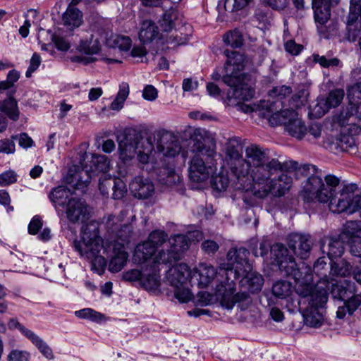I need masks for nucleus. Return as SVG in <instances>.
<instances>
[{
	"label": "nucleus",
	"instance_id": "f257e3e1",
	"mask_svg": "<svg viewBox=\"0 0 361 361\" xmlns=\"http://www.w3.org/2000/svg\"><path fill=\"white\" fill-rule=\"evenodd\" d=\"M324 181L326 184L320 176L309 177L300 192V197L307 203L329 202V208L334 213H350V197L353 191L357 189V185H345L338 192H336L340 179L334 175H326Z\"/></svg>",
	"mask_w": 361,
	"mask_h": 361
},
{
	"label": "nucleus",
	"instance_id": "f03ea898",
	"mask_svg": "<svg viewBox=\"0 0 361 361\" xmlns=\"http://www.w3.org/2000/svg\"><path fill=\"white\" fill-rule=\"evenodd\" d=\"M263 151L259 145L251 144L245 147L243 157L240 138L234 136L226 140L224 147L225 161L237 180V188H245L250 184V176L259 165Z\"/></svg>",
	"mask_w": 361,
	"mask_h": 361
},
{
	"label": "nucleus",
	"instance_id": "7ed1b4c3",
	"mask_svg": "<svg viewBox=\"0 0 361 361\" xmlns=\"http://www.w3.org/2000/svg\"><path fill=\"white\" fill-rule=\"evenodd\" d=\"M278 169L279 164L271 161L268 166L259 164L255 171H252L250 178L255 185V197L261 199L269 196L281 197L290 190L292 178L285 173L276 176Z\"/></svg>",
	"mask_w": 361,
	"mask_h": 361
},
{
	"label": "nucleus",
	"instance_id": "20e7f679",
	"mask_svg": "<svg viewBox=\"0 0 361 361\" xmlns=\"http://www.w3.org/2000/svg\"><path fill=\"white\" fill-rule=\"evenodd\" d=\"M74 250L80 257L89 260L92 269L102 274L106 266L105 258L99 255L103 248V240L99 235V224L92 221L84 225L80 231V239L73 242Z\"/></svg>",
	"mask_w": 361,
	"mask_h": 361
},
{
	"label": "nucleus",
	"instance_id": "39448f33",
	"mask_svg": "<svg viewBox=\"0 0 361 361\" xmlns=\"http://www.w3.org/2000/svg\"><path fill=\"white\" fill-rule=\"evenodd\" d=\"M199 284L202 287L207 286L216 277L225 276L224 281H220V283L216 286V293L219 297L226 300L233 295L235 291V283L231 279V275L235 276V272L229 264H221L219 269L207 264H201L198 271Z\"/></svg>",
	"mask_w": 361,
	"mask_h": 361
},
{
	"label": "nucleus",
	"instance_id": "423d86ee",
	"mask_svg": "<svg viewBox=\"0 0 361 361\" xmlns=\"http://www.w3.org/2000/svg\"><path fill=\"white\" fill-rule=\"evenodd\" d=\"M268 119L272 126H284L285 130L298 140L302 139L307 132L305 123L294 109H284L273 113Z\"/></svg>",
	"mask_w": 361,
	"mask_h": 361
},
{
	"label": "nucleus",
	"instance_id": "0eeeda50",
	"mask_svg": "<svg viewBox=\"0 0 361 361\" xmlns=\"http://www.w3.org/2000/svg\"><path fill=\"white\" fill-rule=\"evenodd\" d=\"M244 79L245 76L232 74L222 77L223 82L231 87L224 99L228 106L237 105L253 97L255 91L244 82Z\"/></svg>",
	"mask_w": 361,
	"mask_h": 361
},
{
	"label": "nucleus",
	"instance_id": "6e6552de",
	"mask_svg": "<svg viewBox=\"0 0 361 361\" xmlns=\"http://www.w3.org/2000/svg\"><path fill=\"white\" fill-rule=\"evenodd\" d=\"M189 240L185 235L177 234L169 238L167 248L161 249L154 257L155 263L172 264L181 258L183 253L189 248Z\"/></svg>",
	"mask_w": 361,
	"mask_h": 361
},
{
	"label": "nucleus",
	"instance_id": "1a4fd4ad",
	"mask_svg": "<svg viewBox=\"0 0 361 361\" xmlns=\"http://www.w3.org/2000/svg\"><path fill=\"white\" fill-rule=\"evenodd\" d=\"M291 93L292 89L290 86L282 85L274 87L269 92V97H271L273 100L260 101L259 104H257L256 110H258L260 112V115L264 117L270 116L269 114L267 115L266 113L264 112V110H266L268 114L283 111L282 108L285 106L283 99L290 96Z\"/></svg>",
	"mask_w": 361,
	"mask_h": 361
},
{
	"label": "nucleus",
	"instance_id": "9d476101",
	"mask_svg": "<svg viewBox=\"0 0 361 361\" xmlns=\"http://www.w3.org/2000/svg\"><path fill=\"white\" fill-rule=\"evenodd\" d=\"M262 159L260 164L264 166H268L269 163L276 161L279 164V169H277V173H283L291 172L294 171H298L302 175L305 176H307L310 175L312 176H318V169L316 166L312 164H304L302 166H300L297 161H288L281 163L279 161V159L276 158L271 157L269 155V150L268 149L264 148L263 154L261 155Z\"/></svg>",
	"mask_w": 361,
	"mask_h": 361
},
{
	"label": "nucleus",
	"instance_id": "9b49d317",
	"mask_svg": "<svg viewBox=\"0 0 361 361\" xmlns=\"http://www.w3.org/2000/svg\"><path fill=\"white\" fill-rule=\"evenodd\" d=\"M192 151L195 154L212 157L216 154V143L210 133L204 128H196L190 136Z\"/></svg>",
	"mask_w": 361,
	"mask_h": 361
},
{
	"label": "nucleus",
	"instance_id": "f8f14e48",
	"mask_svg": "<svg viewBox=\"0 0 361 361\" xmlns=\"http://www.w3.org/2000/svg\"><path fill=\"white\" fill-rule=\"evenodd\" d=\"M278 265L283 276L294 279L295 282H299L302 278L305 281L312 279L311 268L303 262L298 265L293 257L279 261Z\"/></svg>",
	"mask_w": 361,
	"mask_h": 361
},
{
	"label": "nucleus",
	"instance_id": "ddd939ff",
	"mask_svg": "<svg viewBox=\"0 0 361 361\" xmlns=\"http://www.w3.org/2000/svg\"><path fill=\"white\" fill-rule=\"evenodd\" d=\"M250 252L245 247L232 248L227 253L228 261L226 264H229L235 272V276L231 275V278L237 279L243 275L245 272L252 269L251 264L248 262L247 257Z\"/></svg>",
	"mask_w": 361,
	"mask_h": 361
},
{
	"label": "nucleus",
	"instance_id": "4468645a",
	"mask_svg": "<svg viewBox=\"0 0 361 361\" xmlns=\"http://www.w3.org/2000/svg\"><path fill=\"white\" fill-rule=\"evenodd\" d=\"M288 247L300 259L309 257L314 240L308 233H292L287 237Z\"/></svg>",
	"mask_w": 361,
	"mask_h": 361
},
{
	"label": "nucleus",
	"instance_id": "2eb2a0df",
	"mask_svg": "<svg viewBox=\"0 0 361 361\" xmlns=\"http://www.w3.org/2000/svg\"><path fill=\"white\" fill-rule=\"evenodd\" d=\"M139 140L137 134H128L118 142L119 158L123 164H129L135 157Z\"/></svg>",
	"mask_w": 361,
	"mask_h": 361
},
{
	"label": "nucleus",
	"instance_id": "dca6fc26",
	"mask_svg": "<svg viewBox=\"0 0 361 361\" xmlns=\"http://www.w3.org/2000/svg\"><path fill=\"white\" fill-rule=\"evenodd\" d=\"M66 214L68 219L74 224L85 221L89 216L85 202L76 198H71L68 200Z\"/></svg>",
	"mask_w": 361,
	"mask_h": 361
},
{
	"label": "nucleus",
	"instance_id": "f3484780",
	"mask_svg": "<svg viewBox=\"0 0 361 361\" xmlns=\"http://www.w3.org/2000/svg\"><path fill=\"white\" fill-rule=\"evenodd\" d=\"M200 154H195L190 161L189 177L190 179L196 183H202L207 180L210 175L209 169L205 165L203 158Z\"/></svg>",
	"mask_w": 361,
	"mask_h": 361
},
{
	"label": "nucleus",
	"instance_id": "a211bd4d",
	"mask_svg": "<svg viewBox=\"0 0 361 361\" xmlns=\"http://www.w3.org/2000/svg\"><path fill=\"white\" fill-rule=\"evenodd\" d=\"M329 289V277L324 275L318 281L314 290L310 295L309 301L310 307L314 308H322L328 300V290Z\"/></svg>",
	"mask_w": 361,
	"mask_h": 361
},
{
	"label": "nucleus",
	"instance_id": "6ab92c4d",
	"mask_svg": "<svg viewBox=\"0 0 361 361\" xmlns=\"http://www.w3.org/2000/svg\"><path fill=\"white\" fill-rule=\"evenodd\" d=\"M343 242L339 235L338 237L325 236L320 240L321 250L323 253H326L330 260L340 258L345 250Z\"/></svg>",
	"mask_w": 361,
	"mask_h": 361
},
{
	"label": "nucleus",
	"instance_id": "aec40b11",
	"mask_svg": "<svg viewBox=\"0 0 361 361\" xmlns=\"http://www.w3.org/2000/svg\"><path fill=\"white\" fill-rule=\"evenodd\" d=\"M224 54L227 57L225 64L226 74L224 75L232 74L245 76V74L241 73L245 67V56L238 51H230L228 49L224 51Z\"/></svg>",
	"mask_w": 361,
	"mask_h": 361
},
{
	"label": "nucleus",
	"instance_id": "412c9836",
	"mask_svg": "<svg viewBox=\"0 0 361 361\" xmlns=\"http://www.w3.org/2000/svg\"><path fill=\"white\" fill-rule=\"evenodd\" d=\"M334 299L343 301L346 298L351 296L356 292L355 283L348 281H336L329 279V289H327Z\"/></svg>",
	"mask_w": 361,
	"mask_h": 361
},
{
	"label": "nucleus",
	"instance_id": "4be33fe9",
	"mask_svg": "<svg viewBox=\"0 0 361 361\" xmlns=\"http://www.w3.org/2000/svg\"><path fill=\"white\" fill-rule=\"evenodd\" d=\"M338 3L339 1L331 0H312V7L316 26L329 22L331 17V8Z\"/></svg>",
	"mask_w": 361,
	"mask_h": 361
},
{
	"label": "nucleus",
	"instance_id": "5701e85b",
	"mask_svg": "<svg viewBox=\"0 0 361 361\" xmlns=\"http://www.w3.org/2000/svg\"><path fill=\"white\" fill-rule=\"evenodd\" d=\"M130 189L133 196L139 199H147L154 192L152 182L143 176L135 177L130 183Z\"/></svg>",
	"mask_w": 361,
	"mask_h": 361
},
{
	"label": "nucleus",
	"instance_id": "b1692460",
	"mask_svg": "<svg viewBox=\"0 0 361 361\" xmlns=\"http://www.w3.org/2000/svg\"><path fill=\"white\" fill-rule=\"evenodd\" d=\"M191 278V271L185 263H180L172 269L169 273V281L173 286L186 285Z\"/></svg>",
	"mask_w": 361,
	"mask_h": 361
},
{
	"label": "nucleus",
	"instance_id": "393cba45",
	"mask_svg": "<svg viewBox=\"0 0 361 361\" xmlns=\"http://www.w3.org/2000/svg\"><path fill=\"white\" fill-rule=\"evenodd\" d=\"M174 137L168 132H163L160 134L158 140V148L165 156L175 157L180 152V146L176 141L173 143Z\"/></svg>",
	"mask_w": 361,
	"mask_h": 361
},
{
	"label": "nucleus",
	"instance_id": "a878e982",
	"mask_svg": "<svg viewBox=\"0 0 361 361\" xmlns=\"http://www.w3.org/2000/svg\"><path fill=\"white\" fill-rule=\"evenodd\" d=\"M345 96V92L343 89H335L330 91L325 99L319 102L317 106L322 109L319 114H324L331 108L338 106L342 102Z\"/></svg>",
	"mask_w": 361,
	"mask_h": 361
},
{
	"label": "nucleus",
	"instance_id": "bb28decb",
	"mask_svg": "<svg viewBox=\"0 0 361 361\" xmlns=\"http://www.w3.org/2000/svg\"><path fill=\"white\" fill-rule=\"evenodd\" d=\"M350 295L343 300V305L338 307L337 318L343 319L347 314L352 315L361 305V294L353 292Z\"/></svg>",
	"mask_w": 361,
	"mask_h": 361
},
{
	"label": "nucleus",
	"instance_id": "cd10ccee",
	"mask_svg": "<svg viewBox=\"0 0 361 361\" xmlns=\"http://www.w3.org/2000/svg\"><path fill=\"white\" fill-rule=\"evenodd\" d=\"M63 25L68 30L72 31L80 27L82 23V14L81 11L71 6H68L62 16Z\"/></svg>",
	"mask_w": 361,
	"mask_h": 361
},
{
	"label": "nucleus",
	"instance_id": "c85d7f7f",
	"mask_svg": "<svg viewBox=\"0 0 361 361\" xmlns=\"http://www.w3.org/2000/svg\"><path fill=\"white\" fill-rule=\"evenodd\" d=\"M333 259L330 262V270L329 271V279L333 277H346L351 274L353 267L345 259L335 260Z\"/></svg>",
	"mask_w": 361,
	"mask_h": 361
},
{
	"label": "nucleus",
	"instance_id": "c756f323",
	"mask_svg": "<svg viewBox=\"0 0 361 361\" xmlns=\"http://www.w3.org/2000/svg\"><path fill=\"white\" fill-rule=\"evenodd\" d=\"M339 237L343 241L350 243L353 240L361 238V221H348L343 225Z\"/></svg>",
	"mask_w": 361,
	"mask_h": 361
},
{
	"label": "nucleus",
	"instance_id": "7c9ffc66",
	"mask_svg": "<svg viewBox=\"0 0 361 361\" xmlns=\"http://www.w3.org/2000/svg\"><path fill=\"white\" fill-rule=\"evenodd\" d=\"M85 164L90 163L88 166H92V172H106L109 169V161L108 158L101 154H85L83 159Z\"/></svg>",
	"mask_w": 361,
	"mask_h": 361
},
{
	"label": "nucleus",
	"instance_id": "2f4dec72",
	"mask_svg": "<svg viewBox=\"0 0 361 361\" xmlns=\"http://www.w3.org/2000/svg\"><path fill=\"white\" fill-rule=\"evenodd\" d=\"M361 33V21L358 18L347 17L346 30L341 42H354Z\"/></svg>",
	"mask_w": 361,
	"mask_h": 361
},
{
	"label": "nucleus",
	"instance_id": "473e14b6",
	"mask_svg": "<svg viewBox=\"0 0 361 361\" xmlns=\"http://www.w3.org/2000/svg\"><path fill=\"white\" fill-rule=\"evenodd\" d=\"M231 177H228V174H224V173H220L219 175L212 177L211 183L212 185V187L218 190V191H222L226 190L228 188L229 183L231 182H233V184L234 185V187L238 190H248L249 187L250 186L251 183L245 187V188H237V180L234 178L233 175L231 173V172L229 171Z\"/></svg>",
	"mask_w": 361,
	"mask_h": 361
},
{
	"label": "nucleus",
	"instance_id": "72a5a7b5",
	"mask_svg": "<svg viewBox=\"0 0 361 361\" xmlns=\"http://www.w3.org/2000/svg\"><path fill=\"white\" fill-rule=\"evenodd\" d=\"M305 323L311 327H319L324 322V310L314 307H307L302 313Z\"/></svg>",
	"mask_w": 361,
	"mask_h": 361
},
{
	"label": "nucleus",
	"instance_id": "f704fd0d",
	"mask_svg": "<svg viewBox=\"0 0 361 361\" xmlns=\"http://www.w3.org/2000/svg\"><path fill=\"white\" fill-rule=\"evenodd\" d=\"M0 110L13 121H16L19 118L20 111L17 101L11 96L4 100H0Z\"/></svg>",
	"mask_w": 361,
	"mask_h": 361
},
{
	"label": "nucleus",
	"instance_id": "c9c22d12",
	"mask_svg": "<svg viewBox=\"0 0 361 361\" xmlns=\"http://www.w3.org/2000/svg\"><path fill=\"white\" fill-rule=\"evenodd\" d=\"M159 33L158 27L149 20H144L141 24L139 38L143 43L152 42Z\"/></svg>",
	"mask_w": 361,
	"mask_h": 361
},
{
	"label": "nucleus",
	"instance_id": "e433bc0d",
	"mask_svg": "<svg viewBox=\"0 0 361 361\" xmlns=\"http://www.w3.org/2000/svg\"><path fill=\"white\" fill-rule=\"evenodd\" d=\"M335 145L336 148L340 149L341 151L348 152L350 154H355L357 151L355 139L352 135H341L336 138Z\"/></svg>",
	"mask_w": 361,
	"mask_h": 361
},
{
	"label": "nucleus",
	"instance_id": "4c0bfd02",
	"mask_svg": "<svg viewBox=\"0 0 361 361\" xmlns=\"http://www.w3.org/2000/svg\"><path fill=\"white\" fill-rule=\"evenodd\" d=\"M240 276L244 277V281L247 285V289L250 293H257L261 290L264 284V279L259 274L256 272L246 271Z\"/></svg>",
	"mask_w": 361,
	"mask_h": 361
},
{
	"label": "nucleus",
	"instance_id": "58836bf2",
	"mask_svg": "<svg viewBox=\"0 0 361 361\" xmlns=\"http://www.w3.org/2000/svg\"><path fill=\"white\" fill-rule=\"evenodd\" d=\"M77 50L87 55L96 54L100 50L99 42L97 39H94L92 35L89 39L80 40L77 47Z\"/></svg>",
	"mask_w": 361,
	"mask_h": 361
},
{
	"label": "nucleus",
	"instance_id": "ea45409f",
	"mask_svg": "<svg viewBox=\"0 0 361 361\" xmlns=\"http://www.w3.org/2000/svg\"><path fill=\"white\" fill-rule=\"evenodd\" d=\"M77 171L73 175V178L77 180L78 184L87 185L92 178V166H88V164H85L83 160H80V166H77Z\"/></svg>",
	"mask_w": 361,
	"mask_h": 361
},
{
	"label": "nucleus",
	"instance_id": "a19ab883",
	"mask_svg": "<svg viewBox=\"0 0 361 361\" xmlns=\"http://www.w3.org/2000/svg\"><path fill=\"white\" fill-rule=\"evenodd\" d=\"M157 251V249L147 240L137 246L134 256L135 258L138 259L140 262H146Z\"/></svg>",
	"mask_w": 361,
	"mask_h": 361
},
{
	"label": "nucleus",
	"instance_id": "79ce46f5",
	"mask_svg": "<svg viewBox=\"0 0 361 361\" xmlns=\"http://www.w3.org/2000/svg\"><path fill=\"white\" fill-rule=\"evenodd\" d=\"M158 180L161 184L171 187L180 181V176L173 169H161L158 173Z\"/></svg>",
	"mask_w": 361,
	"mask_h": 361
},
{
	"label": "nucleus",
	"instance_id": "37998d69",
	"mask_svg": "<svg viewBox=\"0 0 361 361\" xmlns=\"http://www.w3.org/2000/svg\"><path fill=\"white\" fill-rule=\"evenodd\" d=\"M70 190L63 186L54 188L49 193V199L54 204L55 207L63 206L66 200H69Z\"/></svg>",
	"mask_w": 361,
	"mask_h": 361
},
{
	"label": "nucleus",
	"instance_id": "c03bdc74",
	"mask_svg": "<svg viewBox=\"0 0 361 361\" xmlns=\"http://www.w3.org/2000/svg\"><path fill=\"white\" fill-rule=\"evenodd\" d=\"M178 11L175 8H171L166 11L162 18L159 20V27L163 32H170L174 27V21L178 19Z\"/></svg>",
	"mask_w": 361,
	"mask_h": 361
},
{
	"label": "nucleus",
	"instance_id": "a18cd8bd",
	"mask_svg": "<svg viewBox=\"0 0 361 361\" xmlns=\"http://www.w3.org/2000/svg\"><path fill=\"white\" fill-rule=\"evenodd\" d=\"M292 292V283L287 281H279L272 286L273 295L279 298H288L291 296Z\"/></svg>",
	"mask_w": 361,
	"mask_h": 361
},
{
	"label": "nucleus",
	"instance_id": "49530a36",
	"mask_svg": "<svg viewBox=\"0 0 361 361\" xmlns=\"http://www.w3.org/2000/svg\"><path fill=\"white\" fill-rule=\"evenodd\" d=\"M316 27L319 35L324 39L334 38L338 32V24L331 20H329L328 23L318 25Z\"/></svg>",
	"mask_w": 361,
	"mask_h": 361
},
{
	"label": "nucleus",
	"instance_id": "de8ad7c7",
	"mask_svg": "<svg viewBox=\"0 0 361 361\" xmlns=\"http://www.w3.org/2000/svg\"><path fill=\"white\" fill-rule=\"evenodd\" d=\"M223 40L225 44L233 48L241 47L244 42L241 32L237 29L230 30L224 34Z\"/></svg>",
	"mask_w": 361,
	"mask_h": 361
},
{
	"label": "nucleus",
	"instance_id": "09e8293b",
	"mask_svg": "<svg viewBox=\"0 0 361 361\" xmlns=\"http://www.w3.org/2000/svg\"><path fill=\"white\" fill-rule=\"evenodd\" d=\"M129 94V86L128 83L123 82L120 85V90L114 99V100L111 104V109L119 111L123 106L124 102L127 99Z\"/></svg>",
	"mask_w": 361,
	"mask_h": 361
},
{
	"label": "nucleus",
	"instance_id": "8fccbe9b",
	"mask_svg": "<svg viewBox=\"0 0 361 361\" xmlns=\"http://www.w3.org/2000/svg\"><path fill=\"white\" fill-rule=\"evenodd\" d=\"M128 255L124 251H119L110 261L109 269L111 272H118L125 266Z\"/></svg>",
	"mask_w": 361,
	"mask_h": 361
},
{
	"label": "nucleus",
	"instance_id": "3c124183",
	"mask_svg": "<svg viewBox=\"0 0 361 361\" xmlns=\"http://www.w3.org/2000/svg\"><path fill=\"white\" fill-rule=\"evenodd\" d=\"M28 339L36 345V347L39 350L41 353L44 355L47 358L51 360L54 358V354L51 348L43 341L42 338H40L38 336H37L34 332L32 334L30 337Z\"/></svg>",
	"mask_w": 361,
	"mask_h": 361
},
{
	"label": "nucleus",
	"instance_id": "603ef678",
	"mask_svg": "<svg viewBox=\"0 0 361 361\" xmlns=\"http://www.w3.org/2000/svg\"><path fill=\"white\" fill-rule=\"evenodd\" d=\"M169 240L168 234L161 230L153 231L148 237L147 241L157 250Z\"/></svg>",
	"mask_w": 361,
	"mask_h": 361
},
{
	"label": "nucleus",
	"instance_id": "864d4df0",
	"mask_svg": "<svg viewBox=\"0 0 361 361\" xmlns=\"http://www.w3.org/2000/svg\"><path fill=\"white\" fill-rule=\"evenodd\" d=\"M312 281V279L308 281H305L303 278L301 279L299 282H297L298 285L295 288L296 293L302 298L310 297L315 287L310 283Z\"/></svg>",
	"mask_w": 361,
	"mask_h": 361
},
{
	"label": "nucleus",
	"instance_id": "5fc2aeb1",
	"mask_svg": "<svg viewBox=\"0 0 361 361\" xmlns=\"http://www.w3.org/2000/svg\"><path fill=\"white\" fill-rule=\"evenodd\" d=\"M357 120L354 116V108H346L343 109L336 116V122L341 126H347L351 121Z\"/></svg>",
	"mask_w": 361,
	"mask_h": 361
},
{
	"label": "nucleus",
	"instance_id": "6e6d98bb",
	"mask_svg": "<svg viewBox=\"0 0 361 361\" xmlns=\"http://www.w3.org/2000/svg\"><path fill=\"white\" fill-rule=\"evenodd\" d=\"M313 61L318 63L322 67H338L341 65V61L336 58L327 59L325 56H320L319 54H313Z\"/></svg>",
	"mask_w": 361,
	"mask_h": 361
},
{
	"label": "nucleus",
	"instance_id": "4d7b16f0",
	"mask_svg": "<svg viewBox=\"0 0 361 361\" xmlns=\"http://www.w3.org/2000/svg\"><path fill=\"white\" fill-rule=\"evenodd\" d=\"M113 198L115 200H121L127 192L126 183L118 178H114V185H112Z\"/></svg>",
	"mask_w": 361,
	"mask_h": 361
},
{
	"label": "nucleus",
	"instance_id": "13d9d810",
	"mask_svg": "<svg viewBox=\"0 0 361 361\" xmlns=\"http://www.w3.org/2000/svg\"><path fill=\"white\" fill-rule=\"evenodd\" d=\"M76 317L82 319H90L94 322H98L103 319L104 315L92 309L85 308L75 312Z\"/></svg>",
	"mask_w": 361,
	"mask_h": 361
},
{
	"label": "nucleus",
	"instance_id": "bf43d9fd",
	"mask_svg": "<svg viewBox=\"0 0 361 361\" xmlns=\"http://www.w3.org/2000/svg\"><path fill=\"white\" fill-rule=\"evenodd\" d=\"M251 0H225L224 9L228 12L240 11L247 6Z\"/></svg>",
	"mask_w": 361,
	"mask_h": 361
},
{
	"label": "nucleus",
	"instance_id": "052dcab7",
	"mask_svg": "<svg viewBox=\"0 0 361 361\" xmlns=\"http://www.w3.org/2000/svg\"><path fill=\"white\" fill-rule=\"evenodd\" d=\"M271 253L275 257L277 262L288 258V250L282 243H275L270 248Z\"/></svg>",
	"mask_w": 361,
	"mask_h": 361
},
{
	"label": "nucleus",
	"instance_id": "680f3d73",
	"mask_svg": "<svg viewBox=\"0 0 361 361\" xmlns=\"http://www.w3.org/2000/svg\"><path fill=\"white\" fill-rule=\"evenodd\" d=\"M176 288L174 290L175 297L180 302H188L192 299V293L190 289L183 286H174Z\"/></svg>",
	"mask_w": 361,
	"mask_h": 361
},
{
	"label": "nucleus",
	"instance_id": "e2e57ef3",
	"mask_svg": "<svg viewBox=\"0 0 361 361\" xmlns=\"http://www.w3.org/2000/svg\"><path fill=\"white\" fill-rule=\"evenodd\" d=\"M348 97L355 104L361 102V81L357 82L347 90Z\"/></svg>",
	"mask_w": 361,
	"mask_h": 361
},
{
	"label": "nucleus",
	"instance_id": "0e129e2a",
	"mask_svg": "<svg viewBox=\"0 0 361 361\" xmlns=\"http://www.w3.org/2000/svg\"><path fill=\"white\" fill-rule=\"evenodd\" d=\"M142 286L147 290H152L157 288L159 285V280L157 274H149L146 276H142L141 279Z\"/></svg>",
	"mask_w": 361,
	"mask_h": 361
},
{
	"label": "nucleus",
	"instance_id": "69168bd1",
	"mask_svg": "<svg viewBox=\"0 0 361 361\" xmlns=\"http://www.w3.org/2000/svg\"><path fill=\"white\" fill-rule=\"evenodd\" d=\"M306 101L305 91L301 90L296 93L291 99L289 101V105L290 108L289 109H293V108H300L304 105V102Z\"/></svg>",
	"mask_w": 361,
	"mask_h": 361
},
{
	"label": "nucleus",
	"instance_id": "338daca9",
	"mask_svg": "<svg viewBox=\"0 0 361 361\" xmlns=\"http://www.w3.org/2000/svg\"><path fill=\"white\" fill-rule=\"evenodd\" d=\"M328 269L327 264L325 260V257H319L314 263L313 271L314 272L320 277V279L324 277V275L326 274Z\"/></svg>",
	"mask_w": 361,
	"mask_h": 361
},
{
	"label": "nucleus",
	"instance_id": "774afa93",
	"mask_svg": "<svg viewBox=\"0 0 361 361\" xmlns=\"http://www.w3.org/2000/svg\"><path fill=\"white\" fill-rule=\"evenodd\" d=\"M114 44L120 50L128 51L131 47V39L128 36L118 35L114 39Z\"/></svg>",
	"mask_w": 361,
	"mask_h": 361
}]
</instances>
